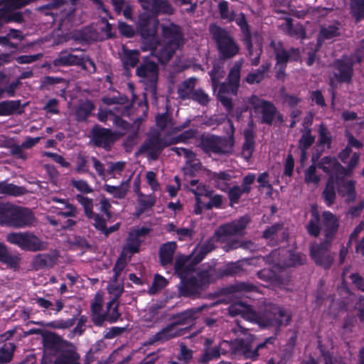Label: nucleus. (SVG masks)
Listing matches in <instances>:
<instances>
[{
    "mask_svg": "<svg viewBox=\"0 0 364 364\" xmlns=\"http://www.w3.org/2000/svg\"><path fill=\"white\" fill-rule=\"evenodd\" d=\"M159 21L157 18L151 16L144 12L139 16L137 28L143 38L142 50L150 51L156 55L159 60L165 63L170 59L173 53L183 43L181 30L174 25L170 24L163 27V34L166 45H163L156 36Z\"/></svg>",
    "mask_w": 364,
    "mask_h": 364,
    "instance_id": "1",
    "label": "nucleus"
},
{
    "mask_svg": "<svg viewBox=\"0 0 364 364\" xmlns=\"http://www.w3.org/2000/svg\"><path fill=\"white\" fill-rule=\"evenodd\" d=\"M229 313L235 316L240 315L243 318L257 323L261 327H279L288 324L289 316L277 306H271L264 313L257 315L250 306L242 302H237L229 306Z\"/></svg>",
    "mask_w": 364,
    "mask_h": 364,
    "instance_id": "2",
    "label": "nucleus"
},
{
    "mask_svg": "<svg viewBox=\"0 0 364 364\" xmlns=\"http://www.w3.org/2000/svg\"><path fill=\"white\" fill-rule=\"evenodd\" d=\"M175 271L182 279L184 285L187 288L191 289L190 294L198 292L209 283L208 274L205 272L195 274L190 265V261L187 258L183 257L177 258Z\"/></svg>",
    "mask_w": 364,
    "mask_h": 364,
    "instance_id": "3",
    "label": "nucleus"
},
{
    "mask_svg": "<svg viewBox=\"0 0 364 364\" xmlns=\"http://www.w3.org/2000/svg\"><path fill=\"white\" fill-rule=\"evenodd\" d=\"M35 218L27 208L6 203L0 205V225L22 228L31 225Z\"/></svg>",
    "mask_w": 364,
    "mask_h": 364,
    "instance_id": "4",
    "label": "nucleus"
},
{
    "mask_svg": "<svg viewBox=\"0 0 364 364\" xmlns=\"http://www.w3.org/2000/svg\"><path fill=\"white\" fill-rule=\"evenodd\" d=\"M242 65V60H238L235 63L228 75V84L222 83L218 92L219 100L228 110L232 108L230 95H236L240 86Z\"/></svg>",
    "mask_w": 364,
    "mask_h": 364,
    "instance_id": "5",
    "label": "nucleus"
},
{
    "mask_svg": "<svg viewBox=\"0 0 364 364\" xmlns=\"http://www.w3.org/2000/svg\"><path fill=\"white\" fill-rule=\"evenodd\" d=\"M195 134V131L190 129L176 137H166L164 139L154 137L143 144L141 147V151L146 154L151 159H156L160 151L164 147L179 142H186V140L194 137Z\"/></svg>",
    "mask_w": 364,
    "mask_h": 364,
    "instance_id": "6",
    "label": "nucleus"
},
{
    "mask_svg": "<svg viewBox=\"0 0 364 364\" xmlns=\"http://www.w3.org/2000/svg\"><path fill=\"white\" fill-rule=\"evenodd\" d=\"M250 109L262 114V122L268 124H274L281 125L284 122L282 114L277 112L276 107L270 102H267L256 95H252L248 99Z\"/></svg>",
    "mask_w": 364,
    "mask_h": 364,
    "instance_id": "7",
    "label": "nucleus"
},
{
    "mask_svg": "<svg viewBox=\"0 0 364 364\" xmlns=\"http://www.w3.org/2000/svg\"><path fill=\"white\" fill-rule=\"evenodd\" d=\"M6 239L9 243L24 250L36 252L46 250L48 247L47 242L31 232H11Z\"/></svg>",
    "mask_w": 364,
    "mask_h": 364,
    "instance_id": "8",
    "label": "nucleus"
},
{
    "mask_svg": "<svg viewBox=\"0 0 364 364\" xmlns=\"http://www.w3.org/2000/svg\"><path fill=\"white\" fill-rule=\"evenodd\" d=\"M210 31L217 41L219 51L224 58H232L238 53V46L225 30L213 24L210 26Z\"/></svg>",
    "mask_w": 364,
    "mask_h": 364,
    "instance_id": "9",
    "label": "nucleus"
},
{
    "mask_svg": "<svg viewBox=\"0 0 364 364\" xmlns=\"http://www.w3.org/2000/svg\"><path fill=\"white\" fill-rule=\"evenodd\" d=\"M158 74V67L153 62L144 63L136 69V75L140 81L146 85V90H150L154 94L155 93Z\"/></svg>",
    "mask_w": 364,
    "mask_h": 364,
    "instance_id": "10",
    "label": "nucleus"
},
{
    "mask_svg": "<svg viewBox=\"0 0 364 364\" xmlns=\"http://www.w3.org/2000/svg\"><path fill=\"white\" fill-rule=\"evenodd\" d=\"M232 146L233 140L232 138L223 139L214 136L205 138L201 143L202 149L208 153H230Z\"/></svg>",
    "mask_w": 364,
    "mask_h": 364,
    "instance_id": "11",
    "label": "nucleus"
},
{
    "mask_svg": "<svg viewBox=\"0 0 364 364\" xmlns=\"http://www.w3.org/2000/svg\"><path fill=\"white\" fill-rule=\"evenodd\" d=\"M275 55L277 59L276 68L277 69V77L279 79L284 75L285 65L289 59L296 60L299 58V50L292 48L289 51L285 50L282 45L279 43L275 47Z\"/></svg>",
    "mask_w": 364,
    "mask_h": 364,
    "instance_id": "12",
    "label": "nucleus"
},
{
    "mask_svg": "<svg viewBox=\"0 0 364 364\" xmlns=\"http://www.w3.org/2000/svg\"><path fill=\"white\" fill-rule=\"evenodd\" d=\"M149 230L146 228H140L132 230L127 238L126 245L124 247L123 252L127 255H133L139 250V247L144 237L149 233Z\"/></svg>",
    "mask_w": 364,
    "mask_h": 364,
    "instance_id": "13",
    "label": "nucleus"
},
{
    "mask_svg": "<svg viewBox=\"0 0 364 364\" xmlns=\"http://www.w3.org/2000/svg\"><path fill=\"white\" fill-rule=\"evenodd\" d=\"M255 180V175L249 173L242 178L241 186H234L228 190V197L231 205L237 203L242 194H247L251 191Z\"/></svg>",
    "mask_w": 364,
    "mask_h": 364,
    "instance_id": "14",
    "label": "nucleus"
},
{
    "mask_svg": "<svg viewBox=\"0 0 364 364\" xmlns=\"http://www.w3.org/2000/svg\"><path fill=\"white\" fill-rule=\"evenodd\" d=\"M329 243L325 242L321 245H313L311 247V255L314 261L325 267H328L333 259L328 253Z\"/></svg>",
    "mask_w": 364,
    "mask_h": 364,
    "instance_id": "15",
    "label": "nucleus"
},
{
    "mask_svg": "<svg viewBox=\"0 0 364 364\" xmlns=\"http://www.w3.org/2000/svg\"><path fill=\"white\" fill-rule=\"evenodd\" d=\"M172 150L178 156H183L186 159L185 171L186 173L193 174L201 168V164L196 158L194 153L184 148L176 147Z\"/></svg>",
    "mask_w": 364,
    "mask_h": 364,
    "instance_id": "16",
    "label": "nucleus"
},
{
    "mask_svg": "<svg viewBox=\"0 0 364 364\" xmlns=\"http://www.w3.org/2000/svg\"><path fill=\"white\" fill-rule=\"evenodd\" d=\"M52 201L59 204L58 206H52L50 212L63 217H75L77 213V208L67 199H60L56 197L51 198Z\"/></svg>",
    "mask_w": 364,
    "mask_h": 364,
    "instance_id": "17",
    "label": "nucleus"
},
{
    "mask_svg": "<svg viewBox=\"0 0 364 364\" xmlns=\"http://www.w3.org/2000/svg\"><path fill=\"white\" fill-rule=\"evenodd\" d=\"M144 10L151 11L155 14L173 13L172 7L166 0H138Z\"/></svg>",
    "mask_w": 364,
    "mask_h": 364,
    "instance_id": "18",
    "label": "nucleus"
},
{
    "mask_svg": "<svg viewBox=\"0 0 364 364\" xmlns=\"http://www.w3.org/2000/svg\"><path fill=\"white\" fill-rule=\"evenodd\" d=\"M58 258V253L56 251H52L45 254H38L33 259L32 265L36 269L50 267L56 263Z\"/></svg>",
    "mask_w": 364,
    "mask_h": 364,
    "instance_id": "19",
    "label": "nucleus"
},
{
    "mask_svg": "<svg viewBox=\"0 0 364 364\" xmlns=\"http://www.w3.org/2000/svg\"><path fill=\"white\" fill-rule=\"evenodd\" d=\"M93 139L97 145L107 148L116 136L108 129L96 127L93 129Z\"/></svg>",
    "mask_w": 364,
    "mask_h": 364,
    "instance_id": "20",
    "label": "nucleus"
},
{
    "mask_svg": "<svg viewBox=\"0 0 364 364\" xmlns=\"http://www.w3.org/2000/svg\"><path fill=\"white\" fill-rule=\"evenodd\" d=\"M248 223L249 218L244 216L237 221H234L222 226L218 231V233L225 235L240 234Z\"/></svg>",
    "mask_w": 364,
    "mask_h": 364,
    "instance_id": "21",
    "label": "nucleus"
},
{
    "mask_svg": "<svg viewBox=\"0 0 364 364\" xmlns=\"http://www.w3.org/2000/svg\"><path fill=\"white\" fill-rule=\"evenodd\" d=\"M198 183L196 180H192L191 181V186L194 187ZM191 191L194 193L196 199V204L195 207V213L196 214L201 213V205L204 202L203 200V197H210V191L208 187L205 185L200 184L196 188H192Z\"/></svg>",
    "mask_w": 364,
    "mask_h": 364,
    "instance_id": "22",
    "label": "nucleus"
},
{
    "mask_svg": "<svg viewBox=\"0 0 364 364\" xmlns=\"http://www.w3.org/2000/svg\"><path fill=\"white\" fill-rule=\"evenodd\" d=\"M184 334V330L180 328L176 323L168 326L163 328L161 331L158 332L151 341L154 343L155 341H165L172 338L179 336Z\"/></svg>",
    "mask_w": 364,
    "mask_h": 364,
    "instance_id": "23",
    "label": "nucleus"
},
{
    "mask_svg": "<svg viewBox=\"0 0 364 364\" xmlns=\"http://www.w3.org/2000/svg\"><path fill=\"white\" fill-rule=\"evenodd\" d=\"M80 355L74 346H67V349L56 358L54 364H80Z\"/></svg>",
    "mask_w": 364,
    "mask_h": 364,
    "instance_id": "24",
    "label": "nucleus"
},
{
    "mask_svg": "<svg viewBox=\"0 0 364 364\" xmlns=\"http://www.w3.org/2000/svg\"><path fill=\"white\" fill-rule=\"evenodd\" d=\"M274 338L269 337L265 340L264 342L259 344L257 348L252 350L249 346L246 345L243 339H237V341L240 346L239 350L244 355L246 358L255 359L258 356V350L265 347L267 344H272L274 342Z\"/></svg>",
    "mask_w": 364,
    "mask_h": 364,
    "instance_id": "25",
    "label": "nucleus"
},
{
    "mask_svg": "<svg viewBox=\"0 0 364 364\" xmlns=\"http://www.w3.org/2000/svg\"><path fill=\"white\" fill-rule=\"evenodd\" d=\"M103 303L102 293L97 292L92 303V320L96 325L100 326L105 321V316L101 313V308Z\"/></svg>",
    "mask_w": 364,
    "mask_h": 364,
    "instance_id": "26",
    "label": "nucleus"
},
{
    "mask_svg": "<svg viewBox=\"0 0 364 364\" xmlns=\"http://www.w3.org/2000/svg\"><path fill=\"white\" fill-rule=\"evenodd\" d=\"M20 260L19 255H12L9 252L6 246L0 242V262L6 264L11 268H16L19 264Z\"/></svg>",
    "mask_w": 364,
    "mask_h": 364,
    "instance_id": "27",
    "label": "nucleus"
},
{
    "mask_svg": "<svg viewBox=\"0 0 364 364\" xmlns=\"http://www.w3.org/2000/svg\"><path fill=\"white\" fill-rule=\"evenodd\" d=\"M321 167L326 172L331 173V176L334 178L333 175L338 178L339 173H347L340 164H338L336 160L331 157H325L322 159Z\"/></svg>",
    "mask_w": 364,
    "mask_h": 364,
    "instance_id": "28",
    "label": "nucleus"
},
{
    "mask_svg": "<svg viewBox=\"0 0 364 364\" xmlns=\"http://www.w3.org/2000/svg\"><path fill=\"white\" fill-rule=\"evenodd\" d=\"M176 245L173 242H166L160 249V259L163 266L171 264Z\"/></svg>",
    "mask_w": 364,
    "mask_h": 364,
    "instance_id": "29",
    "label": "nucleus"
},
{
    "mask_svg": "<svg viewBox=\"0 0 364 364\" xmlns=\"http://www.w3.org/2000/svg\"><path fill=\"white\" fill-rule=\"evenodd\" d=\"M119 109L120 107L119 106L115 107L113 110L100 109V112H98V119L101 122H105L109 118H110L117 125L122 126L123 128L125 129L127 128V124L124 121L121 120L119 118L114 117V114H121Z\"/></svg>",
    "mask_w": 364,
    "mask_h": 364,
    "instance_id": "30",
    "label": "nucleus"
},
{
    "mask_svg": "<svg viewBox=\"0 0 364 364\" xmlns=\"http://www.w3.org/2000/svg\"><path fill=\"white\" fill-rule=\"evenodd\" d=\"M202 307L200 308H194L187 311H185L181 314H179L177 316L176 325L179 324H188L198 318L200 316Z\"/></svg>",
    "mask_w": 364,
    "mask_h": 364,
    "instance_id": "31",
    "label": "nucleus"
},
{
    "mask_svg": "<svg viewBox=\"0 0 364 364\" xmlns=\"http://www.w3.org/2000/svg\"><path fill=\"white\" fill-rule=\"evenodd\" d=\"M304 260V256L299 253L288 252L282 255V259H279V265L284 267L295 266L301 264Z\"/></svg>",
    "mask_w": 364,
    "mask_h": 364,
    "instance_id": "32",
    "label": "nucleus"
},
{
    "mask_svg": "<svg viewBox=\"0 0 364 364\" xmlns=\"http://www.w3.org/2000/svg\"><path fill=\"white\" fill-rule=\"evenodd\" d=\"M245 142L242 146V155L246 160H248L252 155L254 151V134L252 129H246L244 132Z\"/></svg>",
    "mask_w": 364,
    "mask_h": 364,
    "instance_id": "33",
    "label": "nucleus"
},
{
    "mask_svg": "<svg viewBox=\"0 0 364 364\" xmlns=\"http://www.w3.org/2000/svg\"><path fill=\"white\" fill-rule=\"evenodd\" d=\"M282 30L288 35L291 36H295L299 38H304L305 31L301 25H296L293 26L291 21L289 18H287L281 26Z\"/></svg>",
    "mask_w": 364,
    "mask_h": 364,
    "instance_id": "34",
    "label": "nucleus"
},
{
    "mask_svg": "<svg viewBox=\"0 0 364 364\" xmlns=\"http://www.w3.org/2000/svg\"><path fill=\"white\" fill-rule=\"evenodd\" d=\"M80 63V58L68 52H62L54 60V65L57 66L77 65Z\"/></svg>",
    "mask_w": 364,
    "mask_h": 364,
    "instance_id": "35",
    "label": "nucleus"
},
{
    "mask_svg": "<svg viewBox=\"0 0 364 364\" xmlns=\"http://www.w3.org/2000/svg\"><path fill=\"white\" fill-rule=\"evenodd\" d=\"M230 179V176L225 172L214 173L211 176L215 186L223 191L228 188Z\"/></svg>",
    "mask_w": 364,
    "mask_h": 364,
    "instance_id": "36",
    "label": "nucleus"
},
{
    "mask_svg": "<svg viewBox=\"0 0 364 364\" xmlns=\"http://www.w3.org/2000/svg\"><path fill=\"white\" fill-rule=\"evenodd\" d=\"M336 72H335V77L338 81H347L351 76V66L346 63H336Z\"/></svg>",
    "mask_w": 364,
    "mask_h": 364,
    "instance_id": "37",
    "label": "nucleus"
},
{
    "mask_svg": "<svg viewBox=\"0 0 364 364\" xmlns=\"http://www.w3.org/2000/svg\"><path fill=\"white\" fill-rule=\"evenodd\" d=\"M341 34V28L338 26V24L329 25L328 26H324L321 29L320 34L318 36V43L322 40L326 39H331L334 37H336Z\"/></svg>",
    "mask_w": 364,
    "mask_h": 364,
    "instance_id": "38",
    "label": "nucleus"
},
{
    "mask_svg": "<svg viewBox=\"0 0 364 364\" xmlns=\"http://www.w3.org/2000/svg\"><path fill=\"white\" fill-rule=\"evenodd\" d=\"M129 189V182L124 181L118 186L105 185V190L117 198H123Z\"/></svg>",
    "mask_w": 364,
    "mask_h": 364,
    "instance_id": "39",
    "label": "nucleus"
},
{
    "mask_svg": "<svg viewBox=\"0 0 364 364\" xmlns=\"http://www.w3.org/2000/svg\"><path fill=\"white\" fill-rule=\"evenodd\" d=\"M195 83V78H190L184 81L178 87V92L180 97L182 99L191 98L192 97V93L195 91L193 90Z\"/></svg>",
    "mask_w": 364,
    "mask_h": 364,
    "instance_id": "40",
    "label": "nucleus"
},
{
    "mask_svg": "<svg viewBox=\"0 0 364 364\" xmlns=\"http://www.w3.org/2000/svg\"><path fill=\"white\" fill-rule=\"evenodd\" d=\"M16 346L13 343H6L0 348V364L9 363L12 358Z\"/></svg>",
    "mask_w": 364,
    "mask_h": 364,
    "instance_id": "41",
    "label": "nucleus"
},
{
    "mask_svg": "<svg viewBox=\"0 0 364 364\" xmlns=\"http://www.w3.org/2000/svg\"><path fill=\"white\" fill-rule=\"evenodd\" d=\"M20 107L18 101L9 100L0 102V116H6L18 111Z\"/></svg>",
    "mask_w": 364,
    "mask_h": 364,
    "instance_id": "42",
    "label": "nucleus"
},
{
    "mask_svg": "<svg viewBox=\"0 0 364 364\" xmlns=\"http://www.w3.org/2000/svg\"><path fill=\"white\" fill-rule=\"evenodd\" d=\"M311 213V219L307 225L306 228L308 232L310 235L317 236L320 232V228L318 226L319 215L317 210L314 207L312 208Z\"/></svg>",
    "mask_w": 364,
    "mask_h": 364,
    "instance_id": "43",
    "label": "nucleus"
},
{
    "mask_svg": "<svg viewBox=\"0 0 364 364\" xmlns=\"http://www.w3.org/2000/svg\"><path fill=\"white\" fill-rule=\"evenodd\" d=\"M124 289L123 284L119 281L117 277L114 276L113 279L109 282L107 290L111 295L112 299L116 300L121 295Z\"/></svg>",
    "mask_w": 364,
    "mask_h": 364,
    "instance_id": "44",
    "label": "nucleus"
},
{
    "mask_svg": "<svg viewBox=\"0 0 364 364\" xmlns=\"http://www.w3.org/2000/svg\"><path fill=\"white\" fill-rule=\"evenodd\" d=\"M139 53L137 50H124L122 58L123 63L126 68L134 67L139 61Z\"/></svg>",
    "mask_w": 364,
    "mask_h": 364,
    "instance_id": "45",
    "label": "nucleus"
},
{
    "mask_svg": "<svg viewBox=\"0 0 364 364\" xmlns=\"http://www.w3.org/2000/svg\"><path fill=\"white\" fill-rule=\"evenodd\" d=\"M94 106L89 100L82 101L76 109V115L79 120L85 119L93 109Z\"/></svg>",
    "mask_w": 364,
    "mask_h": 364,
    "instance_id": "46",
    "label": "nucleus"
},
{
    "mask_svg": "<svg viewBox=\"0 0 364 364\" xmlns=\"http://www.w3.org/2000/svg\"><path fill=\"white\" fill-rule=\"evenodd\" d=\"M323 198L328 205H331L334 203L336 193L334 190V180L331 176L326 184V188L323 193Z\"/></svg>",
    "mask_w": 364,
    "mask_h": 364,
    "instance_id": "47",
    "label": "nucleus"
},
{
    "mask_svg": "<svg viewBox=\"0 0 364 364\" xmlns=\"http://www.w3.org/2000/svg\"><path fill=\"white\" fill-rule=\"evenodd\" d=\"M107 309L106 314H103L105 316V321H108L110 323L115 322L119 317L116 300L111 299L107 304Z\"/></svg>",
    "mask_w": 364,
    "mask_h": 364,
    "instance_id": "48",
    "label": "nucleus"
},
{
    "mask_svg": "<svg viewBox=\"0 0 364 364\" xmlns=\"http://www.w3.org/2000/svg\"><path fill=\"white\" fill-rule=\"evenodd\" d=\"M323 219L325 225L327 227L328 234L334 232L338 228V222L336 216L328 211L323 213Z\"/></svg>",
    "mask_w": 364,
    "mask_h": 364,
    "instance_id": "49",
    "label": "nucleus"
},
{
    "mask_svg": "<svg viewBox=\"0 0 364 364\" xmlns=\"http://www.w3.org/2000/svg\"><path fill=\"white\" fill-rule=\"evenodd\" d=\"M338 192L342 196H346L347 200H350L355 198L354 183L353 181L343 182L339 186Z\"/></svg>",
    "mask_w": 364,
    "mask_h": 364,
    "instance_id": "50",
    "label": "nucleus"
},
{
    "mask_svg": "<svg viewBox=\"0 0 364 364\" xmlns=\"http://www.w3.org/2000/svg\"><path fill=\"white\" fill-rule=\"evenodd\" d=\"M23 193L22 189L11 183H0V194L18 196Z\"/></svg>",
    "mask_w": 364,
    "mask_h": 364,
    "instance_id": "51",
    "label": "nucleus"
},
{
    "mask_svg": "<svg viewBox=\"0 0 364 364\" xmlns=\"http://www.w3.org/2000/svg\"><path fill=\"white\" fill-rule=\"evenodd\" d=\"M225 72L220 65H214L213 70L210 72V76L212 81V86L215 91L218 85L219 81L224 77Z\"/></svg>",
    "mask_w": 364,
    "mask_h": 364,
    "instance_id": "52",
    "label": "nucleus"
},
{
    "mask_svg": "<svg viewBox=\"0 0 364 364\" xmlns=\"http://www.w3.org/2000/svg\"><path fill=\"white\" fill-rule=\"evenodd\" d=\"M21 18L20 14H11L9 11L5 10L3 7L0 9V26L4 23L10 21H18Z\"/></svg>",
    "mask_w": 364,
    "mask_h": 364,
    "instance_id": "53",
    "label": "nucleus"
},
{
    "mask_svg": "<svg viewBox=\"0 0 364 364\" xmlns=\"http://www.w3.org/2000/svg\"><path fill=\"white\" fill-rule=\"evenodd\" d=\"M314 136L311 135L310 129L305 130L299 140V147L301 151H306L314 141Z\"/></svg>",
    "mask_w": 364,
    "mask_h": 364,
    "instance_id": "54",
    "label": "nucleus"
},
{
    "mask_svg": "<svg viewBox=\"0 0 364 364\" xmlns=\"http://www.w3.org/2000/svg\"><path fill=\"white\" fill-rule=\"evenodd\" d=\"M269 68V66L267 65L262 70L258 69L253 73H249L245 78L246 82L249 84L258 83L261 82L264 78V72L267 71Z\"/></svg>",
    "mask_w": 364,
    "mask_h": 364,
    "instance_id": "55",
    "label": "nucleus"
},
{
    "mask_svg": "<svg viewBox=\"0 0 364 364\" xmlns=\"http://www.w3.org/2000/svg\"><path fill=\"white\" fill-rule=\"evenodd\" d=\"M77 200L82 205L84 208L85 214L87 218H90L94 213L92 200L87 197L81 195L76 196Z\"/></svg>",
    "mask_w": 364,
    "mask_h": 364,
    "instance_id": "56",
    "label": "nucleus"
},
{
    "mask_svg": "<svg viewBox=\"0 0 364 364\" xmlns=\"http://www.w3.org/2000/svg\"><path fill=\"white\" fill-rule=\"evenodd\" d=\"M218 9L220 17L228 21L234 20L235 14L234 12L229 9L228 3L223 1L218 4Z\"/></svg>",
    "mask_w": 364,
    "mask_h": 364,
    "instance_id": "57",
    "label": "nucleus"
},
{
    "mask_svg": "<svg viewBox=\"0 0 364 364\" xmlns=\"http://www.w3.org/2000/svg\"><path fill=\"white\" fill-rule=\"evenodd\" d=\"M320 180V176L316 173L314 166H311L305 172V182L316 186Z\"/></svg>",
    "mask_w": 364,
    "mask_h": 364,
    "instance_id": "58",
    "label": "nucleus"
},
{
    "mask_svg": "<svg viewBox=\"0 0 364 364\" xmlns=\"http://www.w3.org/2000/svg\"><path fill=\"white\" fill-rule=\"evenodd\" d=\"M29 0H5L4 8L11 14H14L13 12L14 9L26 6Z\"/></svg>",
    "mask_w": 364,
    "mask_h": 364,
    "instance_id": "59",
    "label": "nucleus"
},
{
    "mask_svg": "<svg viewBox=\"0 0 364 364\" xmlns=\"http://www.w3.org/2000/svg\"><path fill=\"white\" fill-rule=\"evenodd\" d=\"M220 357L219 348L215 347L209 350H206L199 359V362L201 363H206L210 360L216 359Z\"/></svg>",
    "mask_w": 364,
    "mask_h": 364,
    "instance_id": "60",
    "label": "nucleus"
},
{
    "mask_svg": "<svg viewBox=\"0 0 364 364\" xmlns=\"http://www.w3.org/2000/svg\"><path fill=\"white\" fill-rule=\"evenodd\" d=\"M210 198V201L208 203L203 202L201 205V210L203 208L210 209L213 207L218 208L223 203V197L220 195H214L208 197Z\"/></svg>",
    "mask_w": 364,
    "mask_h": 364,
    "instance_id": "61",
    "label": "nucleus"
},
{
    "mask_svg": "<svg viewBox=\"0 0 364 364\" xmlns=\"http://www.w3.org/2000/svg\"><path fill=\"white\" fill-rule=\"evenodd\" d=\"M167 284L166 279L161 275L156 274L154 277V279L153 282L152 287L150 288L149 291L151 294L156 292L158 290H160L165 287Z\"/></svg>",
    "mask_w": 364,
    "mask_h": 364,
    "instance_id": "62",
    "label": "nucleus"
},
{
    "mask_svg": "<svg viewBox=\"0 0 364 364\" xmlns=\"http://www.w3.org/2000/svg\"><path fill=\"white\" fill-rule=\"evenodd\" d=\"M191 98L202 105H207L210 100L208 95L202 90H195Z\"/></svg>",
    "mask_w": 364,
    "mask_h": 364,
    "instance_id": "63",
    "label": "nucleus"
},
{
    "mask_svg": "<svg viewBox=\"0 0 364 364\" xmlns=\"http://www.w3.org/2000/svg\"><path fill=\"white\" fill-rule=\"evenodd\" d=\"M352 10L357 18L364 17V0H356L352 2Z\"/></svg>",
    "mask_w": 364,
    "mask_h": 364,
    "instance_id": "64",
    "label": "nucleus"
}]
</instances>
